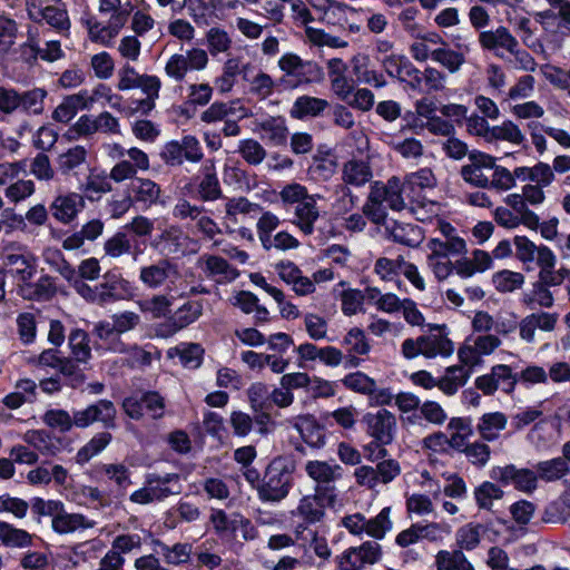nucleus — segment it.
<instances>
[{"instance_id":"nucleus-1","label":"nucleus","mask_w":570,"mask_h":570,"mask_svg":"<svg viewBox=\"0 0 570 570\" xmlns=\"http://www.w3.org/2000/svg\"><path fill=\"white\" fill-rule=\"evenodd\" d=\"M515 257L525 265L535 264L539 268L538 282L550 287L560 286L562 283L556 272L557 256L546 245H535L527 236L513 238Z\"/></svg>"},{"instance_id":"nucleus-2","label":"nucleus","mask_w":570,"mask_h":570,"mask_svg":"<svg viewBox=\"0 0 570 570\" xmlns=\"http://www.w3.org/2000/svg\"><path fill=\"white\" fill-rule=\"evenodd\" d=\"M295 462L288 456H276L265 468L258 499L264 503L283 501L293 487Z\"/></svg>"},{"instance_id":"nucleus-3","label":"nucleus","mask_w":570,"mask_h":570,"mask_svg":"<svg viewBox=\"0 0 570 570\" xmlns=\"http://www.w3.org/2000/svg\"><path fill=\"white\" fill-rule=\"evenodd\" d=\"M283 76L278 85L284 89H294L302 85L321 82L324 79L322 67L312 60H303L296 53H285L278 60Z\"/></svg>"},{"instance_id":"nucleus-4","label":"nucleus","mask_w":570,"mask_h":570,"mask_svg":"<svg viewBox=\"0 0 570 570\" xmlns=\"http://www.w3.org/2000/svg\"><path fill=\"white\" fill-rule=\"evenodd\" d=\"M363 423L366 425V432L374 439L376 452L370 454L372 461L386 456L387 451L384 448L394 440L396 431V419L394 414L385 409H381L375 413H366L363 416Z\"/></svg>"},{"instance_id":"nucleus-5","label":"nucleus","mask_w":570,"mask_h":570,"mask_svg":"<svg viewBox=\"0 0 570 570\" xmlns=\"http://www.w3.org/2000/svg\"><path fill=\"white\" fill-rule=\"evenodd\" d=\"M305 472L315 482L314 491L324 499L338 497L336 482L342 479L343 469L327 461L311 460L305 463Z\"/></svg>"},{"instance_id":"nucleus-6","label":"nucleus","mask_w":570,"mask_h":570,"mask_svg":"<svg viewBox=\"0 0 570 570\" xmlns=\"http://www.w3.org/2000/svg\"><path fill=\"white\" fill-rule=\"evenodd\" d=\"M180 277L178 265L167 258L145 265L139 271V281L148 289L164 287L167 292H171Z\"/></svg>"},{"instance_id":"nucleus-7","label":"nucleus","mask_w":570,"mask_h":570,"mask_svg":"<svg viewBox=\"0 0 570 570\" xmlns=\"http://www.w3.org/2000/svg\"><path fill=\"white\" fill-rule=\"evenodd\" d=\"M125 413L132 420L144 416L160 419L165 413V399L156 391L128 396L122 402Z\"/></svg>"},{"instance_id":"nucleus-8","label":"nucleus","mask_w":570,"mask_h":570,"mask_svg":"<svg viewBox=\"0 0 570 570\" xmlns=\"http://www.w3.org/2000/svg\"><path fill=\"white\" fill-rule=\"evenodd\" d=\"M490 478L503 485L512 484L518 491L532 493L538 488L535 469L517 468L514 464L493 466Z\"/></svg>"},{"instance_id":"nucleus-9","label":"nucleus","mask_w":570,"mask_h":570,"mask_svg":"<svg viewBox=\"0 0 570 570\" xmlns=\"http://www.w3.org/2000/svg\"><path fill=\"white\" fill-rule=\"evenodd\" d=\"M382 558L381 544L366 541L358 547H352L336 557L340 570H362L366 564H374Z\"/></svg>"},{"instance_id":"nucleus-10","label":"nucleus","mask_w":570,"mask_h":570,"mask_svg":"<svg viewBox=\"0 0 570 570\" xmlns=\"http://www.w3.org/2000/svg\"><path fill=\"white\" fill-rule=\"evenodd\" d=\"M370 199L382 203L387 208L401 212L410 207L404 188L399 177L393 176L386 183L375 181L371 185Z\"/></svg>"},{"instance_id":"nucleus-11","label":"nucleus","mask_w":570,"mask_h":570,"mask_svg":"<svg viewBox=\"0 0 570 570\" xmlns=\"http://www.w3.org/2000/svg\"><path fill=\"white\" fill-rule=\"evenodd\" d=\"M116 415L115 404L109 400L101 399L76 411V428L86 429L94 423H100L105 429H114L116 428Z\"/></svg>"},{"instance_id":"nucleus-12","label":"nucleus","mask_w":570,"mask_h":570,"mask_svg":"<svg viewBox=\"0 0 570 570\" xmlns=\"http://www.w3.org/2000/svg\"><path fill=\"white\" fill-rule=\"evenodd\" d=\"M203 314L200 301H188L177 308L168 320L160 324L157 332L160 336H171L195 323Z\"/></svg>"},{"instance_id":"nucleus-13","label":"nucleus","mask_w":570,"mask_h":570,"mask_svg":"<svg viewBox=\"0 0 570 570\" xmlns=\"http://www.w3.org/2000/svg\"><path fill=\"white\" fill-rule=\"evenodd\" d=\"M435 185L433 173L423 168L416 173H412L405 177L402 183L406 198L409 199L411 210H415L414 205L419 207L425 206V189H431Z\"/></svg>"},{"instance_id":"nucleus-14","label":"nucleus","mask_w":570,"mask_h":570,"mask_svg":"<svg viewBox=\"0 0 570 570\" xmlns=\"http://www.w3.org/2000/svg\"><path fill=\"white\" fill-rule=\"evenodd\" d=\"M336 502L337 498L327 500L314 491V494L304 495L292 513L306 524H315L323 521L325 509L334 508Z\"/></svg>"},{"instance_id":"nucleus-15","label":"nucleus","mask_w":570,"mask_h":570,"mask_svg":"<svg viewBox=\"0 0 570 570\" xmlns=\"http://www.w3.org/2000/svg\"><path fill=\"white\" fill-rule=\"evenodd\" d=\"M430 333L421 335L423 344V356L434 358L438 356L448 357L454 352V344L448 337L445 325H429Z\"/></svg>"},{"instance_id":"nucleus-16","label":"nucleus","mask_w":570,"mask_h":570,"mask_svg":"<svg viewBox=\"0 0 570 570\" xmlns=\"http://www.w3.org/2000/svg\"><path fill=\"white\" fill-rule=\"evenodd\" d=\"M95 98L87 90H80L77 94L63 97L61 102L55 108L52 119L59 122H69L80 110H89Z\"/></svg>"},{"instance_id":"nucleus-17","label":"nucleus","mask_w":570,"mask_h":570,"mask_svg":"<svg viewBox=\"0 0 570 570\" xmlns=\"http://www.w3.org/2000/svg\"><path fill=\"white\" fill-rule=\"evenodd\" d=\"M558 321V313L540 311L527 315L519 323L520 337L528 343H532L534 342L535 330H540L543 332H552L554 331Z\"/></svg>"},{"instance_id":"nucleus-18","label":"nucleus","mask_w":570,"mask_h":570,"mask_svg":"<svg viewBox=\"0 0 570 570\" xmlns=\"http://www.w3.org/2000/svg\"><path fill=\"white\" fill-rule=\"evenodd\" d=\"M145 484L149 487L156 501H163L170 495L180 494L183 484L178 473H148Z\"/></svg>"},{"instance_id":"nucleus-19","label":"nucleus","mask_w":570,"mask_h":570,"mask_svg":"<svg viewBox=\"0 0 570 570\" xmlns=\"http://www.w3.org/2000/svg\"><path fill=\"white\" fill-rule=\"evenodd\" d=\"M470 165L462 167V177L476 186L489 187L491 186V178L483 174V169H493L494 158L483 153H470Z\"/></svg>"},{"instance_id":"nucleus-20","label":"nucleus","mask_w":570,"mask_h":570,"mask_svg":"<svg viewBox=\"0 0 570 570\" xmlns=\"http://www.w3.org/2000/svg\"><path fill=\"white\" fill-rule=\"evenodd\" d=\"M385 232L394 243L412 248L420 246L424 240L423 229L414 224L394 220L385 227Z\"/></svg>"},{"instance_id":"nucleus-21","label":"nucleus","mask_w":570,"mask_h":570,"mask_svg":"<svg viewBox=\"0 0 570 570\" xmlns=\"http://www.w3.org/2000/svg\"><path fill=\"white\" fill-rule=\"evenodd\" d=\"M320 218V209L314 195L305 197L301 204L294 207V217L291 220L304 235L314 233V225Z\"/></svg>"},{"instance_id":"nucleus-22","label":"nucleus","mask_w":570,"mask_h":570,"mask_svg":"<svg viewBox=\"0 0 570 570\" xmlns=\"http://www.w3.org/2000/svg\"><path fill=\"white\" fill-rule=\"evenodd\" d=\"M20 295L30 301L45 302L50 301L57 293L55 278L49 275H42L37 282H22L19 286Z\"/></svg>"},{"instance_id":"nucleus-23","label":"nucleus","mask_w":570,"mask_h":570,"mask_svg":"<svg viewBox=\"0 0 570 570\" xmlns=\"http://www.w3.org/2000/svg\"><path fill=\"white\" fill-rule=\"evenodd\" d=\"M85 207V199L80 194L70 193L59 196L51 205L52 215L62 223L71 222Z\"/></svg>"},{"instance_id":"nucleus-24","label":"nucleus","mask_w":570,"mask_h":570,"mask_svg":"<svg viewBox=\"0 0 570 570\" xmlns=\"http://www.w3.org/2000/svg\"><path fill=\"white\" fill-rule=\"evenodd\" d=\"M508 417L502 412L484 413L476 424V431L481 439L487 442H494L500 433L507 428Z\"/></svg>"},{"instance_id":"nucleus-25","label":"nucleus","mask_w":570,"mask_h":570,"mask_svg":"<svg viewBox=\"0 0 570 570\" xmlns=\"http://www.w3.org/2000/svg\"><path fill=\"white\" fill-rule=\"evenodd\" d=\"M479 42L487 50H497L499 48L507 51L513 50L517 46V39L505 27H498L495 30L482 31L479 35Z\"/></svg>"},{"instance_id":"nucleus-26","label":"nucleus","mask_w":570,"mask_h":570,"mask_svg":"<svg viewBox=\"0 0 570 570\" xmlns=\"http://www.w3.org/2000/svg\"><path fill=\"white\" fill-rule=\"evenodd\" d=\"M87 165V150L76 145L59 154L57 158L58 170L62 175L77 174L78 169Z\"/></svg>"},{"instance_id":"nucleus-27","label":"nucleus","mask_w":570,"mask_h":570,"mask_svg":"<svg viewBox=\"0 0 570 570\" xmlns=\"http://www.w3.org/2000/svg\"><path fill=\"white\" fill-rule=\"evenodd\" d=\"M471 370L461 365L449 366L442 377L438 380V387L446 395H454L471 376Z\"/></svg>"},{"instance_id":"nucleus-28","label":"nucleus","mask_w":570,"mask_h":570,"mask_svg":"<svg viewBox=\"0 0 570 570\" xmlns=\"http://www.w3.org/2000/svg\"><path fill=\"white\" fill-rule=\"evenodd\" d=\"M53 531L59 534L75 532L78 529H89L94 527V522L89 521L85 515L79 513H67L59 510L52 518L51 522Z\"/></svg>"},{"instance_id":"nucleus-29","label":"nucleus","mask_w":570,"mask_h":570,"mask_svg":"<svg viewBox=\"0 0 570 570\" xmlns=\"http://www.w3.org/2000/svg\"><path fill=\"white\" fill-rule=\"evenodd\" d=\"M163 156L171 166L181 165L185 160L190 163L199 161L204 154L198 145H167Z\"/></svg>"},{"instance_id":"nucleus-30","label":"nucleus","mask_w":570,"mask_h":570,"mask_svg":"<svg viewBox=\"0 0 570 570\" xmlns=\"http://www.w3.org/2000/svg\"><path fill=\"white\" fill-rule=\"evenodd\" d=\"M160 80L156 76L142 75L136 88H140L146 98L137 100L135 109L142 114H148L155 107V100L159 97Z\"/></svg>"},{"instance_id":"nucleus-31","label":"nucleus","mask_w":570,"mask_h":570,"mask_svg":"<svg viewBox=\"0 0 570 570\" xmlns=\"http://www.w3.org/2000/svg\"><path fill=\"white\" fill-rule=\"evenodd\" d=\"M538 480L544 482H556L570 473V466L567 460L561 458H553L546 461H540L534 465Z\"/></svg>"},{"instance_id":"nucleus-32","label":"nucleus","mask_w":570,"mask_h":570,"mask_svg":"<svg viewBox=\"0 0 570 570\" xmlns=\"http://www.w3.org/2000/svg\"><path fill=\"white\" fill-rule=\"evenodd\" d=\"M327 106L328 102L325 99L311 96H301L294 101L289 114L293 118L296 119L316 117L321 115Z\"/></svg>"},{"instance_id":"nucleus-33","label":"nucleus","mask_w":570,"mask_h":570,"mask_svg":"<svg viewBox=\"0 0 570 570\" xmlns=\"http://www.w3.org/2000/svg\"><path fill=\"white\" fill-rule=\"evenodd\" d=\"M210 522L216 533L223 539H236L237 525L242 523L240 514L227 515L223 510H215L210 515Z\"/></svg>"},{"instance_id":"nucleus-34","label":"nucleus","mask_w":570,"mask_h":570,"mask_svg":"<svg viewBox=\"0 0 570 570\" xmlns=\"http://www.w3.org/2000/svg\"><path fill=\"white\" fill-rule=\"evenodd\" d=\"M183 232L176 226H170L163 230V233L154 239L151 245L161 253L174 255L183 250Z\"/></svg>"},{"instance_id":"nucleus-35","label":"nucleus","mask_w":570,"mask_h":570,"mask_svg":"<svg viewBox=\"0 0 570 570\" xmlns=\"http://www.w3.org/2000/svg\"><path fill=\"white\" fill-rule=\"evenodd\" d=\"M89 342V335L86 331L80 328L72 330L68 336V346L70 350L69 357L88 363L91 358V347Z\"/></svg>"},{"instance_id":"nucleus-36","label":"nucleus","mask_w":570,"mask_h":570,"mask_svg":"<svg viewBox=\"0 0 570 570\" xmlns=\"http://www.w3.org/2000/svg\"><path fill=\"white\" fill-rule=\"evenodd\" d=\"M0 541L9 548H27L32 544V535L26 530L14 528L12 524L0 521Z\"/></svg>"},{"instance_id":"nucleus-37","label":"nucleus","mask_w":570,"mask_h":570,"mask_svg":"<svg viewBox=\"0 0 570 570\" xmlns=\"http://www.w3.org/2000/svg\"><path fill=\"white\" fill-rule=\"evenodd\" d=\"M81 364H87L82 361L65 356L62 357L61 364L58 368L59 373L65 377V382L72 389L80 387L87 380Z\"/></svg>"},{"instance_id":"nucleus-38","label":"nucleus","mask_w":570,"mask_h":570,"mask_svg":"<svg viewBox=\"0 0 570 570\" xmlns=\"http://www.w3.org/2000/svg\"><path fill=\"white\" fill-rule=\"evenodd\" d=\"M39 16L57 32L67 36L70 30V19L66 9L47 6L39 10Z\"/></svg>"},{"instance_id":"nucleus-39","label":"nucleus","mask_w":570,"mask_h":570,"mask_svg":"<svg viewBox=\"0 0 570 570\" xmlns=\"http://www.w3.org/2000/svg\"><path fill=\"white\" fill-rule=\"evenodd\" d=\"M111 439L112 436L109 432H100L95 434L83 446L78 450L76 454L77 463H87L90 459L105 450L111 442Z\"/></svg>"},{"instance_id":"nucleus-40","label":"nucleus","mask_w":570,"mask_h":570,"mask_svg":"<svg viewBox=\"0 0 570 570\" xmlns=\"http://www.w3.org/2000/svg\"><path fill=\"white\" fill-rule=\"evenodd\" d=\"M432 60L440 63L443 68L449 70V72L455 73L464 65L465 57L463 52L452 50L445 45L444 47L433 49Z\"/></svg>"},{"instance_id":"nucleus-41","label":"nucleus","mask_w":570,"mask_h":570,"mask_svg":"<svg viewBox=\"0 0 570 570\" xmlns=\"http://www.w3.org/2000/svg\"><path fill=\"white\" fill-rule=\"evenodd\" d=\"M198 265L203 267V271L208 277L217 275L230 279L236 277V274L229 263L220 256L203 255L198 261Z\"/></svg>"},{"instance_id":"nucleus-42","label":"nucleus","mask_w":570,"mask_h":570,"mask_svg":"<svg viewBox=\"0 0 570 570\" xmlns=\"http://www.w3.org/2000/svg\"><path fill=\"white\" fill-rule=\"evenodd\" d=\"M42 421L47 426L67 433L76 426V411L70 415L66 410L51 409L45 412Z\"/></svg>"},{"instance_id":"nucleus-43","label":"nucleus","mask_w":570,"mask_h":570,"mask_svg":"<svg viewBox=\"0 0 570 570\" xmlns=\"http://www.w3.org/2000/svg\"><path fill=\"white\" fill-rule=\"evenodd\" d=\"M296 428L302 439L312 448H321L325 443L324 429L316 423L315 420L309 417L301 419Z\"/></svg>"},{"instance_id":"nucleus-44","label":"nucleus","mask_w":570,"mask_h":570,"mask_svg":"<svg viewBox=\"0 0 570 570\" xmlns=\"http://www.w3.org/2000/svg\"><path fill=\"white\" fill-rule=\"evenodd\" d=\"M484 533V527L479 523H468L458 529L455 540L461 551L475 549L480 541L481 535Z\"/></svg>"},{"instance_id":"nucleus-45","label":"nucleus","mask_w":570,"mask_h":570,"mask_svg":"<svg viewBox=\"0 0 570 570\" xmlns=\"http://www.w3.org/2000/svg\"><path fill=\"white\" fill-rule=\"evenodd\" d=\"M426 257L428 267L431 269L435 278L440 282L445 281L453 273L454 262L452 256L440 253L438 250H429Z\"/></svg>"},{"instance_id":"nucleus-46","label":"nucleus","mask_w":570,"mask_h":570,"mask_svg":"<svg viewBox=\"0 0 570 570\" xmlns=\"http://www.w3.org/2000/svg\"><path fill=\"white\" fill-rule=\"evenodd\" d=\"M247 399L253 411L271 410L272 389L263 382H255L247 389Z\"/></svg>"},{"instance_id":"nucleus-47","label":"nucleus","mask_w":570,"mask_h":570,"mask_svg":"<svg viewBox=\"0 0 570 570\" xmlns=\"http://www.w3.org/2000/svg\"><path fill=\"white\" fill-rule=\"evenodd\" d=\"M98 471L119 489L125 490L131 484V472L129 468L122 463H104L98 468Z\"/></svg>"},{"instance_id":"nucleus-48","label":"nucleus","mask_w":570,"mask_h":570,"mask_svg":"<svg viewBox=\"0 0 570 570\" xmlns=\"http://www.w3.org/2000/svg\"><path fill=\"white\" fill-rule=\"evenodd\" d=\"M523 303L533 308L534 305L543 308H550L554 304V297L550 288L535 281L531 289L524 294Z\"/></svg>"},{"instance_id":"nucleus-49","label":"nucleus","mask_w":570,"mask_h":570,"mask_svg":"<svg viewBox=\"0 0 570 570\" xmlns=\"http://www.w3.org/2000/svg\"><path fill=\"white\" fill-rule=\"evenodd\" d=\"M426 247L429 250H438L452 257L464 256L468 253V245L464 238H430Z\"/></svg>"},{"instance_id":"nucleus-50","label":"nucleus","mask_w":570,"mask_h":570,"mask_svg":"<svg viewBox=\"0 0 570 570\" xmlns=\"http://www.w3.org/2000/svg\"><path fill=\"white\" fill-rule=\"evenodd\" d=\"M343 385L353 392L371 395L376 391V382L363 372H354L344 376Z\"/></svg>"},{"instance_id":"nucleus-51","label":"nucleus","mask_w":570,"mask_h":570,"mask_svg":"<svg viewBox=\"0 0 570 570\" xmlns=\"http://www.w3.org/2000/svg\"><path fill=\"white\" fill-rule=\"evenodd\" d=\"M159 547L158 553H160L168 564L178 566L186 563L191 553V546L189 543H176L169 547L160 541L156 542Z\"/></svg>"},{"instance_id":"nucleus-52","label":"nucleus","mask_w":570,"mask_h":570,"mask_svg":"<svg viewBox=\"0 0 570 570\" xmlns=\"http://www.w3.org/2000/svg\"><path fill=\"white\" fill-rule=\"evenodd\" d=\"M343 177L347 184L361 186L372 178V171L366 163L351 160L344 166Z\"/></svg>"},{"instance_id":"nucleus-53","label":"nucleus","mask_w":570,"mask_h":570,"mask_svg":"<svg viewBox=\"0 0 570 570\" xmlns=\"http://www.w3.org/2000/svg\"><path fill=\"white\" fill-rule=\"evenodd\" d=\"M94 333L102 341L108 342V348L115 353H125L126 345L119 340V334L114 325L109 322H98L94 327Z\"/></svg>"},{"instance_id":"nucleus-54","label":"nucleus","mask_w":570,"mask_h":570,"mask_svg":"<svg viewBox=\"0 0 570 570\" xmlns=\"http://www.w3.org/2000/svg\"><path fill=\"white\" fill-rule=\"evenodd\" d=\"M130 188L136 200L145 204L156 203L160 195L158 185L149 179L138 178L131 183Z\"/></svg>"},{"instance_id":"nucleus-55","label":"nucleus","mask_w":570,"mask_h":570,"mask_svg":"<svg viewBox=\"0 0 570 570\" xmlns=\"http://www.w3.org/2000/svg\"><path fill=\"white\" fill-rule=\"evenodd\" d=\"M45 262L67 282L72 281L77 274L75 267L71 266L59 249H48L45 253Z\"/></svg>"},{"instance_id":"nucleus-56","label":"nucleus","mask_w":570,"mask_h":570,"mask_svg":"<svg viewBox=\"0 0 570 570\" xmlns=\"http://www.w3.org/2000/svg\"><path fill=\"white\" fill-rule=\"evenodd\" d=\"M23 441L42 455H53L57 449L49 434L43 430L27 431Z\"/></svg>"},{"instance_id":"nucleus-57","label":"nucleus","mask_w":570,"mask_h":570,"mask_svg":"<svg viewBox=\"0 0 570 570\" xmlns=\"http://www.w3.org/2000/svg\"><path fill=\"white\" fill-rule=\"evenodd\" d=\"M503 497V491L494 483L484 481L474 490V499L480 509L490 510L493 500H499Z\"/></svg>"},{"instance_id":"nucleus-58","label":"nucleus","mask_w":570,"mask_h":570,"mask_svg":"<svg viewBox=\"0 0 570 570\" xmlns=\"http://www.w3.org/2000/svg\"><path fill=\"white\" fill-rule=\"evenodd\" d=\"M3 264L14 267L13 272L21 282L30 281L35 274V267L22 254L3 253Z\"/></svg>"},{"instance_id":"nucleus-59","label":"nucleus","mask_w":570,"mask_h":570,"mask_svg":"<svg viewBox=\"0 0 570 570\" xmlns=\"http://www.w3.org/2000/svg\"><path fill=\"white\" fill-rule=\"evenodd\" d=\"M492 281L499 292L508 293L520 288L524 283V276L518 272L503 269L495 273Z\"/></svg>"},{"instance_id":"nucleus-60","label":"nucleus","mask_w":570,"mask_h":570,"mask_svg":"<svg viewBox=\"0 0 570 570\" xmlns=\"http://www.w3.org/2000/svg\"><path fill=\"white\" fill-rule=\"evenodd\" d=\"M343 345L351 354L366 355L371 350L364 331L358 327H353L346 333L343 337Z\"/></svg>"},{"instance_id":"nucleus-61","label":"nucleus","mask_w":570,"mask_h":570,"mask_svg":"<svg viewBox=\"0 0 570 570\" xmlns=\"http://www.w3.org/2000/svg\"><path fill=\"white\" fill-rule=\"evenodd\" d=\"M180 363L187 368H197L203 362V347L197 343H183L176 347Z\"/></svg>"},{"instance_id":"nucleus-62","label":"nucleus","mask_w":570,"mask_h":570,"mask_svg":"<svg viewBox=\"0 0 570 570\" xmlns=\"http://www.w3.org/2000/svg\"><path fill=\"white\" fill-rule=\"evenodd\" d=\"M171 304L173 301L168 295L158 294L141 301L139 305L142 312L151 314L154 318H160L170 312Z\"/></svg>"},{"instance_id":"nucleus-63","label":"nucleus","mask_w":570,"mask_h":570,"mask_svg":"<svg viewBox=\"0 0 570 570\" xmlns=\"http://www.w3.org/2000/svg\"><path fill=\"white\" fill-rule=\"evenodd\" d=\"M111 184L106 174H91L82 185V191L90 200L98 199L101 194L111 191Z\"/></svg>"},{"instance_id":"nucleus-64","label":"nucleus","mask_w":570,"mask_h":570,"mask_svg":"<svg viewBox=\"0 0 570 570\" xmlns=\"http://www.w3.org/2000/svg\"><path fill=\"white\" fill-rule=\"evenodd\" d=\"M131 247V242L128 238V235L122 232L116 233L104 244L106 255L112 258H118L125 254H130Z\"/></svg>"}]
</instances>
